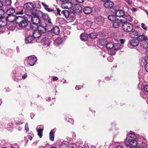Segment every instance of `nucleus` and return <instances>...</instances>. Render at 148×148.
<instances>
[{
  "label": "nucleus",
  "instance_id": "864d4df0",
  "mask_svg": "<svg viewBox=\"0 0 148 148\" xmlns=\"http://www.w3.org/2000/svg\"><path fill=\"white\" fill-rule=\"evenodd\" d=\"M57 11L58 14L59 15H60V12L61 10L59 9L58 8H57Z\"/></svg>",
  "mask_w": 148,
  "mask_h": 148
},
{
  "label": "nucleus",
  "instance_id": "f257e3e1",
  "mask_svg": "<svg viewBox=\"0 0 148 148\" xmlns=\"http://www.w3.org/2000/svg\"><path fill=\"white\" fill-rule=\"evenodd\" d=\"M27 18L23 16H19L16 20V23L21 27H26L28 25Z\"/></svg>",
  "mask_w": 148,
  "mask_h": 148
},
{
  "label": "nucleus",
  "instance_id": "37998d69",
  "mask_svg": "<svg viewBox=\"0 0 148 148\" xmlns=\"http://www.w3.org/2000/svg\"><path fill=\"white\" fill-rule=\"evenodd\" d=\"M32 14L33 16V17H39V16L38 14L36 12H33Z\"/></svg>",
  "mask_w": 148,
  "mask_h": 148
},
{
  "label": "nucleus",
  "instance_id": "5fc2aeb1",
  "mask_svg": "<svg viewBox=\"0 0 148 148\" xmlns=\"http://www.w3.org/2000/svg\"><path fill=\"white\" fill-rule=\"evenodd\" d=\"M27 138H28V139H29L30 140H32V136L31 135H28L27 136Z\"/></svg>",
  "mask_w": 148,
  "mask_h": 148
},
{
  "label": "nucleus",
  "instance_id": "603ef678",
  "mask_svg": "<svg viewBox=\"0 0 148 148\" xmlns=\"http://www.w3.org/2000/svg\"><path fill=\"white\" fill-rule=\"evenodd\" d=\"M75 1L78 3H81L84 1V0H75Z\"/></svg>",
  "mask_w": 148,
  "mask_h": 148
},
{
  "label": "nucleus",
  "instance_id": "2f4dec72",
  "mask_svg": "<svg viewBox=\"0 0 148 148\" xmlns=\"http://www.w3.org/2000/svg\"><path fill=\"white\" fill-rule=\"evenodd\" d=\"M54 135L53 131L51 130L49 133V139L52 141L54 140Z\"/></svg>",
  "mask_w": 148,
  "mask_h": 148
},
{
  "label": "nucleus",
  "instance_id": "6ab92c4d",
  "mask_svg": "<svg viewBox=\"0 0 148 148\" xmlns=\"http://www.w3.org/2000/svg\"><path fill=\"white\" fill-rule=\"evenodd\" d=\"M123 18L127 21L130 22L134 20V17L128 14H125Z\"/></svg>",
  "mask_w": 148,
  "mask_h": 148
},
{
  "label": "nucleus",
  "instance_id": "ddd939ff",
  "mask_svg": "<svg viewBox=\"0 0 148 148\" xmlns=\"http://www.w3.org/2000/svg\"><path fill=\"white\" fill-rule=\"evenodd\" d=\"M122 47L121 45L120 44H114V46L113 47V49L115 51H117L122 49ZM115 53L116 52H115L113 53L112 55H114Z\"/></svg>",
  "mask_w": 148,
  "mask_h": 148
},
{
  "label": "nucleus",
  "instance_id": "5701e85b",
  "mask_svg": "<svg viewBox=\"0 0 148 148\" xmlns=\"http://www.w3.org/2000/svg\"><path fill=\"white\" fill-rule=\"evenodd\" d=\"M15 12V9L13 8H11L8 9L6 11V13L8 15L13 14Z\"/></svg>",
  "mask_w": 148,
  "mask_h": 148
},
{
  "label": "nucleus",
  "instance_id": "e433bc0d",
  "mask_svg": "<svg viewBox=\"0 0 148 148\" xmlns=\"http://www.w3.org/2000/svg\"><path fill=\"white\" fill-rule=\"evenodd\" d=\"M60 148H69V146L67 144L62 143L60 145Z\"/></svg>",
  "mask_w": 148,
  "mask_h": 148
},
{
  "label": "nucleus",
  "instance_id": "c85d7f7f",
  "mask_svg": "<svg viewBox=\"0 0 148 148\" xmlns=\"http://www.w3.org/2000/svg\"><path fill=\"white\" fill-rule=\"evenodd\" d=\"M61 13L66 18H68L69 15V11L66 10H63L61 12Z\"/></svg>",
  "mask_w": 148,
  "mask_h": 148
},
{
  "label": "nucleus",
  "instance_id": "9b49d317",
  "mask_svg": "<svg viewBox=\"0 0 148 148\" xmlns=\"http://www.w3.org/2000/svg\"><path fill=\"white\" fill-rule=\"evenodd\" d=\"M115 14L116 15L119 17H123L125 15L124 11L121 10H118L115 11Z\"/></svg>",
  "mask_w": 148,
  "mask_h": 148
},
{
  "label": "nucleus",
  "instance_id": "bf43d9fd",
  "mask_svg": "<svg viewBox=\"0 0 148 148\" xmlns=\"http://www.w3.org/2000/svg\"><path fill=\"white\" fill-rule=\"evenodd\" d=\"M116 148H123V147L120 145H117L116 146Z\"/></svg>",
  "mask_w": 148,
  "mask_h": 148
},
{
  "label": "nucleus",
  "instance_id": "0e129e2a",
  "mask_svg": "<svg viewBox=\"0 0 148 148\" xmlns=\"http://www.w3.org/2000/svg\"><path fill=\"white\" fill-rule=\"evenodd\" d=\"M134 136L135 135H134L133 134V135L131 134V136H130L131 137V138H132V137H134V136Z\"/></svg>",
  "mask_w": 148,
  "mask_h": 148
},
{
  "label": "nucleus",
  "instance_id": "c756f323",
  "mask_svg": "<svg viewBox=\"0 0 148 148\" xmlns=\"http://www.w3.org/2000/svg\"><path fill=\"white\" fill-rule=\"evenodd\" d=\"M42 13V16L43 19L45 21L46 20H47L48 19L49 17V15L46 13H44L42 12H41Z\"/></svg>",
  "mask_w": 148,
  "mask_h": 148
},
{
  "label": "nucleus",
  "instance_id": "ea45409f",
  "mask_svg": "<svg viewBox=\"0 0 148 148\" xmlns=\"http://www.w3.org/2000/svg\"><path fill=\"white\" fill-rule=\"evenodd\" d=\"M11 0H5V4L6 5H9L11 4Z\"/></svg>",
  "mask_w": 148,
  "mask_h": 148
},
{
  "label": "nucleus",
  "instance_id": "9d476101",
  "mask_svg": "<svg viewBox=\"0 0 148 148\" xmlns=\"http://www.w3.org/2000/svg\"><path fill=\"white\" fill-rule=\"evenodd\" d=\"M114 5V3L110 0L107 1H106L105 2L104 4V6L106 8L110 9L113 8Z\"/></svg>",
  "mask_w": 148,
  "mask_h": 148
},
{
  "label": "nucleus",
  "instance_id": "4468645a",
  "mask_svg": "<svg viewBox=\"0 0 148 148\" xmlns=\"http://www.w3.org/2000/svg\"><path fill=\"white\" fill-rule=\"evenodd\" d=\"M29 18H30L31 20L32 21L33 23L36 24H38L40 21V20L39 17H32V16H30Z\"/></svg>",
  "mask_w": 148,
  "mask_h": 148
},
{
  "label": "nucleus",
  "instance_id": "f8f14e48",
  "mask_svg": "<svg viewBox=\"0 0 148 148\" xmlns=\"http://www.w3.org/2000/svg\"><path fill=\"white\" fill-rule=\"evenodd\" d=\"M37 29L42 35L45 34L47 31L46 27L42 25H39Z\"/></svg>",
  "mask_w": 148,
  "mask_h": 148
},
{
  "label": "nucleus",
  "instance_id": "052dcab7",
  "mask_svg": "<svg viewBox=\"0 0 148 148\" xmlns=\"http://www.w3.org/2000/svg\"><path fill=\"white\" fill-rule=\"evenodd\" d=\"M60 1L62 2H65V3H66V2L68 1H69V0H60Z\"/></svg>",
  "mask_w": 148,
  "mask_h": 148
},
{
  "label": "nucleus",
  "instance_id": "7c9ffc66",
  "mask_svg": "<svg viewBox=\"0 0 148 148\" xmlns=\"http://www.w3.org/2000/svg\"><path fill=\"white\" fill-rule=\"evenodd\" d=\"M108 19L111 21H114L116 19V16L113 15H109L108 17Z\"/></svg>",
  "mask_w": 148,
  "mask_h": 148
},
{
  "label": "nucleus",
  "instance_id": "09e8293b",
  "mask_svg": "<svg viewBox=\"0 0 148 148\" xmlns=\"http://www.w3.org/2000/svg\"><path fill=\"white\" fill-rule=\"evenodd\" d=\"M27 73H26L23 75L22 78L23 79H24L27 77Z\"/></svg>",
  "mask_w": 148,
  "mask_h": 148
},
{
  "label": "nucleus",
  "instance_id": "423d86ee",
  "mask_svg": "<svg viewBox=\"0 0 148 148\" xmlns=\"http://www.w3.org/2000/svg\"><path fill=\"white\" fill-rule=\"evenodd\" d=\"M124 19L117 18L114 21L113 24V27L114 28H117L119 27L120 24L124 23Z\"/></svg>",
  "mask_w": 148,
  "mask_h": 148
},
{
  "label": "nucleus",
  "instance_id": "49530a36",
  "mask_svg": "<svg viewBox=\"0 0 148 148\" xmlns=\"http://www.w3.org/2000/svg\"><path fill=\"white\" fill-rule=\"evenodd\" d=\"M125 1L130 5H131L132 3V0H125Z\"/></svg>",
  "mask_w": 148,
  "mask_h": 148
},
{
  "label": "nucleus",
  "instance_id": "39448f33",
  "mask_svg": "<svg viewBox=\"0 0 148 148\" xmlns=\"http://www.w3.org/2000/svg\"><path fill=\"white\" fill-rule=\"evenodd\" d=\"M23 8L25 10L29 11L33 10L34 9L33 4L31 2L26 3L24 5Z\"/></svg>",
  "mask_w": 148,
  "mask_h": 148
},
{
  "label": "nucleus",
  "instance_id": "69168bd1",
  "mask_svg": "<svg viewBox=\"0 0 148 148\" xmlns=\"http://www.w3.org/2000/svg\"><path fill=\"white\" fill-rule=\"evenodd\" d=\"M85 97L84 98V99H86V98H87V97H88V96H87L86 95L85 96Z\"/></svg>",
  "mask_w": 148,
  "mask_h": 148
},
{
  "label": "nucleus",
  "instance_id": "774afa93",
  "mask_svg": "<svg viewBox=\"0 0 148 148\" xmlns=\"http://www.w3.org/2000/svg\"><path fill=\"white\" fill-rule=\"evenodd\" d=\"M9 125H11L12 124V123H9Z\"/></svg>",
  "mask_w": 148,
  "mask_h": 148
},
{
  "label": "nucleus",
  "instance_id": "cd10ccee",
  "mask_svg": "<svg viewBox=\"0 0 148 148\" xmlns=\"http://www.w3.org/2000/svg\"><path fill=\"white\" fill-rule=\"evenodd\" d=\"M106 46L107 49H113L114 46V44L112 42H108L106 44Z\"/></svg>",
  "mask_w": 148,
  "mask_h": 148
},
{
  "label": "nucleus",
  "instance_id": "0eeeda50",
  "mask_svg": "<svg viewBox=\"0 0 148 148\" xmlns=\"http://www.w3.org/2000/svg\"><path fill=\"white\" fill-rule=\"evenodd\" d=\"M18 17V16H16L15 15L11 14L8 15L6 18L7 20L10 22H12L15 21L16 23V20Z\"/></svg>",
  "mask_w": 148,
  "mask_h": 148
},
{
  "label": "nucleus",
  "instance_id": "393cba45",
  "mask_svg": "<svg viewBox=\"0 0 148 148\" xmlns=\"http://www.w3.org/2000/svg\"><path fill=\"white\" fill-rule=\"evenodd\" d=\"M38 27V24H36L34 23H31L30 25V28L34 31L37 29Z\"/></svg>",
  "mask_w": 148,
  "mask_h": 148
},
{
  "label": "nucleus",
  "instance_id": "473e14b6",
  "mask_svg": "<svg viewBox=\"0 0 148 148\" xmlns=\"http://www.w3.org/2000/svg\"><path fill=\"white\" fill-rule=\"evenodd\" d=\"M43 129H39L37 130L38 135L40 138H42V133Z\"/></svg>",
  "mask_w": 148,
  "mask_h": 148
},
{
  "label": "nucleus",
  "instance_id": "aec40b11",
  "mask_svg": "<svg viewBox=\"0 0 148 148\" xmlns=\"http://www.w3.org/2000/svg\"><path fill=\"white\" fill-rule=\"evenodd\" d=\"M80 37L82 40L86 41L87 40L88 38V34L85 33H82L80 35Z\"/></svg>",
  "mask_w": 148,
  "mask_h": 148
},
{
  "label": "nucleus",
  "instance_id": "4c0bfd02",
  "mask_svg": "<svg viewBox=\"0 0 148 148\" xmlns=\"http://www.w3.org/2000/svg\"><path fill=\"white\" fill-rule=\"evenodd\" d=\"M65 4L67 5V7L68 9L71 8L72 7V3L71 2H66Z\"/></svg>",
  "mask_w": 148,
  "mask_h": 148
},
{
  "label": "nucleus",
  "instance_id": "a19ab883",
  "mask_svg": "<svg viewBox=\"0 0 148 148\" xmlns=\"http://www.w3.org/2000/svg\"><path fill=\"white\" fill-rule=\"evenodd\" d=\"M143 89L146 92H148V84H145L144 86Z\"/></svg>",
  "mask_w": 148,
  "mask_h": 148
},
{
  "label": "nucleus",
  "instance_id": "a878e982",
  "mask_svg": "<svg viewBox=\"0 0 148 148\" xmlns=\"http://www.w3.org/2000/svg\"><path fill=\"white\" fill-rule=\"evenodd\" d=\"M62 39L60 38H57L54 41V45L57 46L62 43Z\"/></svg>",
  "mask_w": 148,
  "mask_h": 148
},
{
  "label": "nucleus",
  "instance_id": "338daca9",
  "mask_svg": "<svg viewBox=\"0 0 148 148\" xmlns=\"http://www.w3.org/2000/svg\"><path fill=\"white\" fill-rule=\"evenodd\" d=\"M1 99H0V105L1 104V103H2V101H1Z\"/></svg>",
  "mask_w": 148,
  "mask_h": 148
},
{
  "label": "nucleus",
  "instance_id": "4d7b16f0",
  "mask_svg": "<svg viewBox=\"0 0 148 148\" xmlns=\"http://www.w3.org/2000/svg\"><path fill=\"white\" fill-rule=\"evenodd\" d=\"M3 2L2 1L0 0V8L2 7L3 6Z\"/></svg>",
  "mask_w": 148,
  "mask_h": 148
},
{
  "label": "nucleus",
  "instance_id": "de8ad7c7",
  "mask_svg": "<svg viewBox=\"0 0 148 148\" xmlns=\"http://www.w3.org/2000/svg\"><path fill=\"white\" fill-rule=\"evenodd\" d=\"M145 68L146 71L148 72V62L145 65Z\"/></svg>",
  "mask_w": 148,
  "mask_h": 148
},
{
  "label": "nucleus",
  "instance_id": "4be33fe9",
  "mask_svg": "<svg viewBox=\"0 0 148 148\" xmlns=\"http://www.w3.org/2000/svg\"><path fill=\"white\" fill-rule=\"evenodd\" d=\"M34 38L33 36H29L27 37L26 38L25 42L26 43H31Z\"/></svg>",
  "mask_w": 148,
  "mask_h": 148
},
{
  "label": "nucleus",
  "instance_id": "13d9d810",
  "mask_svg": "<svg viewBox=\"0 0 148 148\" xmlns=\"http://www.w3.org/2000/svg\"><path fill=\"white\" fill-rule=\"evenodd\" d=\"M137 10V9L135 8H133L132 9V11L134 12H136Z\"/></svg>",
  "mask_w": 148,
  "mask_h": 148
},
{
  "label": "nucleus",
  "instance_id": "a211bd4d",
  "mask_svg": "<svg viewBox=\"0 0 148 148\" xmlns=\"http://www.w3.org/2000/svg\"><path fill=\"white\" fill-rule=\"evenodd\" d=\"M6 18H0V27H3L6 25L7 24Z\"/></svg>",
  "mask_w": 148,
  "mask_h": 148
},
{
  "label": "nucleus",
  "instance_id": "680f3d73",
  "mask_svg": "<svg viewBox=\"0 0 148 148\" xmlns=\"http://www.w3.org/2000/svg\"><path fill=\"white\" fill-rule=\"evenodd\" d=\"M17 124H18V125H19L20 124H22V123H20V122H19V121L18 122H17L16 123Z\"/></svg>",
  "mask_w": 148,
  "mask_h": 148
},
{
  "label": "nucleus",
  "instance_id": "a18cd8bd",
  "mask_svg": "<svg viewBox=\"0 0 148 148\" xmlns=\"http://www.w3.org/2000/svg\"><path fill=\"white\" fill-rule=\"evenodd\" d=\"M29 130L28 125L27 123H26L25 125V130L27 132H28L29 131Z\"/></svg>",
  "mask_w": 148,
  "mask_h": 148
},
{
  "label": "nucleus",
  "instance_id": "b1692460",
  "mask_svg": "<svg viewBox=\"0 0 148 148\" xmlns=\"http://www.w3.org/2000/svg\"><path fill=\"white\" fill-rule=\"evenodd\" d=\"M141 47L145 50H147L146 51V55L147 58L148 60V43H146L145 44H142L141 45Z\"/></svg>",
  "mask_w": 148,
  "mask_h": 148
},
{
  "label": "nucleus",
  "instance_id": "8fccbe9b",
  "mask_svg": "<svg viewBox=\"0 0 148 148\" xmlns=\"http://www.w3.org/2000/svg\"><path fill=\"white\" fill-rule=\"evenodd\" d=\"M68 121L72 123V124L74 123L73 120L71 118L69 119Z\"/></svg>",
  "mask_w": 148,
  "mask_h": 148
},
{
  "label": "nucleus",
  "instance_id": "c9c22d12",
  "mask_svg": "<svg viewBox=\"0 0 148 148\" xmlns=\"http://www.w3.org/2000/svg\"><path fill=\"white\" fill-rule=\"evenodd\" d=\"M46 23L50 26H52L53 25L52 23L51 20V19L49 18L47 20H46L45 21Z\"/></svg>",
  "mask_w": 148,
  "mask_h": 148
},
{
  "label": "nucleus",
  "instance_id": "1a4fd4ad",
  "mask_svg": "<svg viewBox=\"0 0 148 148\" xmlns=\"http://www.w3.org/2000/svg\"><path fill=\"white\" fill-rule=\"evenodd\" d=\"M129 42L132 46L134 47L138 46L139 43V40L137 37L133 38Z\"/></svg>",
  "mask_w": 148,
  "mask_h": 148
},
{
  "label": "nucleus",
  "instance_id": "6e6d98bb",
  "mask_svg": "<svg viewBox=\"0 0 148 148\" xmlns=\"http://www.w3.org/2000/svg\"><path fill=\"white\" fill-rule=\"evenodd\" d=\"M53 80L54 81H56L58 79V78L57 77H53Z\"/></svg>",
  "mask_w": 148,
  "mask_h": 148
},
{
  "label": "nucleus",
  "instance_id": "bb28decb",
  "mask_svg": "<svg viewBox=\"0 0 148 148\" xmlns=\"http://www.w3.org/2000/svg\"><path fill=\"white\" fill-rule=\"evenodd\" d=\"M97 33L95 32H92L88 34V37L91 39H94L97 37Z\"/></svg>",
  "mask_w": 148,
  "mask_h": 148
},
{
  "label": "nucleus",
  "instance_id": "dca6fc26",
  "mask_svg": "<svg viewBox=\"0 0 148 148\" xmlns=\"http://www.w3.org/2000/svg\"><path fill=\"white\" fill-rule=\"evenodd\" d=\"M51 32L56 35H58L60 32V29L58 26H56L51 29Z\"/></svg>",
  "mask_w": 148,
  "mask_h": 148
},
{
  "label": "nucleus",
  "instance_id": "f03ea898",
  "mask_svg": "<svg viewBox=\"0 0 148 148\" xmlns=\"http://www.w3.org/2000/svg\"><path fill=\"white\" fill-rule=\"evenodd\" d=\"M122 27L124 31L126 32H131L133 29V25L126 21L124 20V23L122 25Z\"/></svg>",
  "mask_w": 148,
  "mask_h": 148
},
{
  "label": "nucleus",
  "instance_id": "7ed1b4c3",
  "mask_svg": "<svg viewBox=\"0 0 148 148\" xmlns=\"http://www.w3.org/2000/svg\"><path fill=\"white\" fill-rule=\"evenodd\" d=\"M131 141L129 142L128 141L126 142L125 145L127 146H129L131 148H137L138 143L136 140L134 139H132Z\"/></svg>",
  "mask_w": 148,
  "mask_h": 148
},
{
  "label": "nucleus",
  "instance_id": "2eb2a0df",
  "mask_svg": "<svg viewBox=\"0 0 148 148\" xmlns=\"http://www.w3.org/2000/svg\"><path fill=\"white\" fill-rule=\"evenodd\" d=\"M83 10L85 14H88L92 12V9L91 7L86 6L83 9Z\"/></svg>",
  "mask_w": 148,
  "mask_h": 148
},
{
  "label": "nucleus",
  "instance_id": "c03bdc74",
  "mask_svg": "<svg viewBox=\"0 0 148 148\" xmlns=\"http://www.w3.org/2000/svg\"><path fill=\"white\" fill-rule=\"evenodd\" d=\"M83 88V86L82 85L76 86L75 87V89L77 90H78L81 89Z\"/></svg>",
  "mask_w": 148,
  "mask_h": 148
},
{
  "label": "nucleus",
  "instance_id": "f704fd0d",
  "mask_svg": "<svg viewBox=\"0 0 148 148\" xmlns=\"http://www.w3.org/2000/svg\"><path fill=\"white\" fill-rule=\"evenodd\" d=\"M24 8H22L20 10H18L17 12H16L15 13V14L16 15H22L25 12L23 10Z\"/></svg>",
  "mask_w": 148,
  "mask_h": 148
},
{
  "label": "nucleus",
  "instance_id": "72a5a7b5",
  "mask_svg": "<svg viewBox=\"0 0 148 148\" xmlns=\"http://www.w3.org/2000/svg\"><path fill=\"white\" fill-rule=\"evenodd\" d=\"M96 20L98 22H102L104 20V18L101 16H99L96 18Z\"/></svg>",
  "mask_w": 148,
  "mask_h": 148
},
{
  "label": "nucleus",
  "instance_id": "f3484780",
  "mask_svg": "<svg viewBox=\"0 0 148 148\" xmlns=\"http://www.w3.org/2000/svg\"><path fill=\"white\" fill-rule=\"evenodd\" d=\"M41 4L44 7V9L47 12H53L54 13L55 12L53 9H50L49 8V5L46 4L42 2L41 3Z\"/></svg>",
  "mask_w": 148,
  "mask_h": 148
},
{
  "label": "nucleus",
  "instance_id": "412c9836",
  "mask_svg": "<svg viewBox=\"0 0 148 148\" xmlns=\"http://www.w3.org/2000/svg\"><path fill=\"white\" fill-rule=\"evenodd\" d=\"M42 35L38 29L34 30L33 33V36L34 38H38Z\"/></svg>",
  "mask_w": 148,
  "mask_h": 148
},
{
  "label": "nucleus",
  "instance_id": "20e7f679",
  "mask_svg": "<svg viewBox=\"0 0 148 148\" xmlns=\"http://www.w3.org/2000/svg\"><path fill=\"white\" fill-rule=\"evenodd\" d=\"M37 60V58L36 56L32 55L29 57L27 62L30 65L33 66L35 64Z\"/></svg>",
  "mask_w": 148,
  "mask_h": 148
},
{
  "label": "nucleus",
  "instance_id": "6e6552de",
  "mask_svg": "<svg viewBox=\"0 0 148 148\" xmlns=\"http://www.w3.org/2000/svg\"><path fill=\"white\" fill-rule=\"evenodd\" d=\"M137 38L141 42L144 41L143 44H145L146 43H148V38L145 35H140L138 36L137 37Z\"/></svg>",
  "mask_w": 148,
  "mask_h": 148
},
{
  "label": "nucleus",
  "instance_id": "79ce46f5",
  "mask_svg": "<svg viewBox=\"0 0 148 148\" xmlns=\"http://www.w3.org/2000/svg\"><path fill=\"white\" fill-rule=\"evenodd\" d=\"M141 27H142L145 30L147 31V26L145 25L144 23H141Z\"/></svg>",
  "mask_w": 148,
  "mask_h": 148
},
{
  "label": "nucleus",
  "instance_id": "58836bf2",
  "mask_svg": "<svg viewBox=\"0 0 148 148\" xmlns=\"http://www.w3.org/2000/svg\"><path fill=\"white\" fill-rule=\"evenodd\" d=\"M132 34L134 35V36H137L140 35L138 32L137 30H134L132 32Z\"/></svg>",
  "mask_w": 148,
  "mask_h": 148
},
{
  "label": "nucleus",
  "instance_id": "3c124183",
  "mask_svg": "<svg viewBox=\"0 0 148 148\" xmlns=\"http://www.w3.org/2000/svg\"><path fill=\"white\" fill-rule=\"evenodd\" d=\"M125 42V39H122L120 40V42L121 44H123Z\"/></svg>",
  "mask_w": 148,
  "mask_h": 148
},
{
  "label": "nucleus",
  "instance_id": "e2e57ef3",
  "mask_svg": "<svg viewBox=\"0 0 148 148\" xmlns=\"http://www.w3.org/2000/svg\"><path fill=\"white\" fill-rule=\"evenodd\" d=\"M112 57H109L108 58V60L109 59H112Z\"/></svg>",
  "mask_w": 148,
  "mask_h": 148
}]
</instances>
